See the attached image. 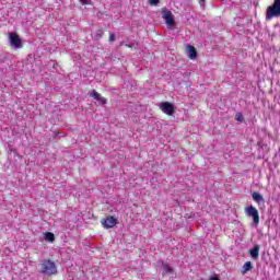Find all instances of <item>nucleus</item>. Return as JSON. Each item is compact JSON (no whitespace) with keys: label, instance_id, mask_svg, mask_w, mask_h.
<instances>
[{"label":"nucleus","instance_id":"obj_6","mask_svg":"<svg viewBox=\"0 0 280 280\" xmlns=\"http://www.w3.org/2000/svg\"><path fill=\"white\" fill-rule=\"evenodd\" d=\"M162 18L165 20L167 27L171 30L176 25V21L174 20V14H172V11H163Z\"/></svg>","mask_w":280,"mask_h":280},{"label":"nucleus","instance_id":"obj_15","mask_svg":"<svg viewBox=\"0 0 280 280\" xmlns=\"http://www.w3.org/2000/svg\"><path fill=\"white\" fill-rule=\"evenodd\" d=\"M95 36H96L97 38H102V36H104V32L102 31V28H98V30L96 31Z\"/></svg>","mask_w":280,"mask_h":280},{"label":"nucleus","instance_id":"obj_18","mask_svg":"<svg viewBox=\"0 0 280 280\" xmlns=\"http://www.w3.org/2000/svg\"><path fill=\"white\" fill-rule=\"evenodd\" d=\"M109 43H115V34L109 35Z\"/></svg>","mask_w":280,"mask_h":280},{"label":"nucleus","instance_id":"obj_5","mask_svg":"<svg viewBox=\"0 0 280 280\" xmlns=\"http://www.w3.org/2000/svg\"><path fill=\"white\" fill-rule=\"evenodd\" d=\"M160 109L162 110V113H164L165 115H168V117H172V115H174V113H176V109L174 108V104L170 103V102H163L160 105Z\"/></svg>","mask_w":280,"mask_h":280},{"label":"nucleus","instance_id":"obj_1","mask_svg":"<svg viewBox=\"0 0 280 280\" xmlns=\"http://www.w3.org/2000/svg\"><path fill=\"white\" fill-rule=\"evenodd\" d=\"M39 272L45 277H56L58 275V266L51 259H44L39 265Z\"/></svg>","mask_w":280,"mask_h":280},{"label":"nucleus","instance_id":"obj_4","mask_svg":"<svg viewBox=\"0 0 280 280\" xmlns=\"http://www.w3.org/2000/svg\"><path fill=\"white\" fill-rule=\"evenodd\" d=\"M101 224L103 229H115V226H117V218L108 215L101 220Z\"/></svg>","mask_w":280,"mask_h":280},{"label":"nucleus","instance_id":"obj_2","mask_svg":"<svg viewBox=\"0 0 280 280\" xmlns=\"http://www.w3.org/2000/svg\"><path fill=\"white\" fill-rule=\"evenodd\" d=\"M280 15V0H275L273 4L267 8L266 21H272V19Z\"/></svg>","mask_w":280,"mask_h":280},{"label":"nucleus","instance_id":"obj_14","mask_svg":"<svg viewBox=\"0 0 280 280\" xmlns=\"http://www.w3.org/2000/svg\"><path fill=\"white\" fill-rule=\"evenodd\" d=\"M164 275H172L174 272V268H172V266L170 265H164Z\"/></svg>","mask_w":280,"mask_h":280},{"label":"nucleus","instance_id":"obj_20","mask_svg":"<svg viewBox=\"0 0 280 280\" xmlns=\"http://www.w3.org/2000/svg\"><path fill=\"white\" fill-rule=\"evenodd\" d=\"M83 5H86L89 3V0H80Z\"/></svg>","mask_w":280,"mask_h":280},{"label":"nucleus","instance_id":"obj_8","mask_svg":"<svg viewBox=\"0 0 280 280\" xmlns=\"http://www.w3.org/2000/svg\"><path fill=\"white\" fill-rule=\"evenodd\" d=\"M90 97H93V100H96L101 106H105L107 104L106 97H103L102 94H100L97 91L92 90L90 92Z\"/></svg>","mask_w":280,"mask_h":280},{"label":"nucleus","instance_id":"obj_9","mask_svg":"<svg viewBox=\"0 0 280 280\" xmlns=\"http://www.w3.org/2000/svg\"><path fill=\"white\" fill-rule=\"evenodd\" d=\"M187 54L190 60H196V58H198V50H196V47L191 45L187 47Z\"/></svg>","mask_w":280,"mask_h":280},{"label":"nucleus","instance_id":"obj_7","mask_svg":"<svg viewBox=\"0 0 280 280\" xmlns=\"http://www.w3.org/2000/svg\"><path fill=\"white\" fill-rule=\"evenodd\" d=\"M10 43L12 47H15V49H21L23 47V40H21V37H19V34L16 33H10Z\"/></svg>","mask_w":280,"mask_h":280},{"label":"nucleus","instance_id":"obj_17","mask_svg":"<svg viewBox=\"0 0 280 280\" xmlns=\"http://www.w3.org/2000/svg\"><path fill=\"white\" fill-rule=\"evenodd\" d=\"M159 1H160V0H149V3H150L151 5H159Z\"/></svg>","mask_w":280,"mask_h":280},{"label":"nucleus","instance_id":"obj_22","mask_svg":"<svg viewBox=\"0 0 280 280\" xmlns=\"http://www.w3.org/2000/svg\"><path fill=\"white\" fill-rule=\"evenodd\" d=\"M210 280H220L218 277H211Z\"/></svg>","mask_w":280,"mask_h":280},{"label":"nucleus","instance_id":"obj_19","mask_svg":"<svg viewBox=\"0 0 280 280\" xmlns=\"http://www.w3.org/2000/svg\"><path fill=\"white\" fill-rule=\"evenodd\" d=\"M198 2H199V4H200V7L203 8V7H205V3L207 2V0H198Z\"/></svg>","mask_w":280,"mask_h":280},{"label":"nucleus","instance_id":"obj_3","mask_svg":"<svg viewBox=\"0 0 280 280\" xmlns=\"http://www.w3.org/2000/svg\"><path fill=\"white\" fill-rule=\"evenodd\" d=\"M247 218H253V222L256 226H259V210L255 206H248L245 208Z\"/></svg>","mask_w":280,"mask_h":280},{"label":"nucleus","instance_id":"obj_13","mask_svg":"<svg viewBox=\"0 0 280 280\" xmlns=\"http://www.w3.org/2000/svg\"><path fill=\"white\" fill-rule=\"evenodd\" d=\"M44 240L46 241V242H56V235H54V233H51V232H46L45 234H44Z\"/></svg>","mask_w":280,"mask_h":280},{"label":"nucleus","instance_id":"obj_10","mask_svg":"<svg viewBox=\"0 0 280 280\" xmlns=\"http://www.w3.org/2000/svg\"><path fill=\"white\" fill-rule=\"evenodd\" d=\"M261 249V247L259 245H255L250 250H249V255L252 257V259H259V250Z\"/></svg>","mask_w":280,"mask_h":280},{"label":"nucleus","instance_id":"obj_12","mask_svg":"<svg viewBox=\"0 0 280 280\" xmlns=\"http://www.w3.org/2000/svg\"><path fill=\"white\" fill-rule=\"evenodd\" d=\"M252 198L255 202H257L259 205V202H265L264 200V196H261V194L257 192V191H254L252 194Z\"/></svg>","mask_w":280,"mask_h":280},{"label":"nucleus","instance_id":"obj_21","mask_svg":"<svg viewBox=\"0 0 280 280\" xmlns=\"http://www.w3.org/2000/svg\"><path fill=\"white\" fill-rule=\"evenodd\" d=\"M125 47H128L129 49H132V45L126 44Z\"/></svg>","mask_w":280,"mask_h":280},{"label":"nucleus","instance_id":"obj_16","mask_svg":"<svg viewBox=\"0 0 280 280\" xmlns=\"http://www.w3.org/2000/svg\"><path fill=\"white\" fill-rule=\"evenodd\" d=\"M235 119H236V121H244V117L242 116L241 113H237V114H236Z\"/></svg>","mask_w":280,"mask_h":280},{"label":"nucleus","instance_id":"obj_11","mask_svg":"<svg viewBox=\"0 0 280 280\" xmlns=\"http://www.w3.org/2000/svg\"><path fill=\"white\" fill-rule=\"evenodd\" d=\"M255 266L253 265V262L246 261L241 269V275H246V272L253 270Z\"/></svg>","mask_w":280,"mask_h":280}]
</instances>
